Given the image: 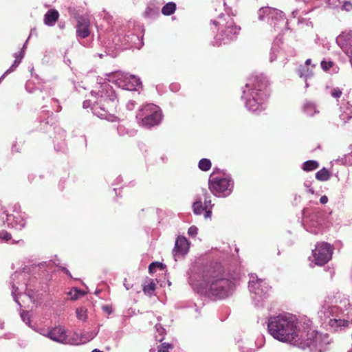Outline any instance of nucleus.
I'll return each instance as SVG.
<instances>
[{"mask_svg": "<svg viewBox=\"0 0 352 352\" xmlns=\"http://www.w3.org/2000/svg\"><path fill=\"white\" fill-rule=\"evenodd\" d=\"M267 330L275 339L289 342L299 348H309L311 352L320 351L321 335L311 329V321H299L289 313L270 316L267 321Z\"/></svg>", "mask_w": 352, "mask_h": 352, "instance_id": "nucleus-1", "label": "nucleus"}, {"mask_svg": "<svg viewBox=\"0 0 352 352\" xmlns=\"http://www.w3.org/2000/svg\"><path fill=\"white\" fill-rule=\"evenodd\" d=\"M204 287L198 288V292L212 300H221L230 296L234 288V282L228 273L220 264H215L204 272Z\"/></svg>", "mask_w": 352, "mask_h": 352, "instance_id": "nucleus-2", "label": "nucleus"}, {"mask_svg": "<svg viewBox=\"0 0 352 352\" xmlns=\"http://www.w3.org/2000/svg\"><path fill=\"white\" fill-rule=\"evenodd\" d=\"M267 84L263 74H252L248 78L241 98L248 111L256 113L265 109V102L270 96Z\"/></svg>", "mask_w": 352, "mask_h": 352, "instance_id": "nucleus-3", "label": "nucleus"}, {"mask_svg": "<svg viewBox=\"0 0 352 352\" xmlns=\"http://www.w3.org/2000/svg\"><path fill=\"white\" fill-rule=\"evenodd\" d=\"M91 94L96 98L91 111L94 115L109 122H116L118 118L110 111L116 109L118 102L117 95L109 82H98Z\"/></svg>", "mask_w": 352, "mask_h": 352, "instance_id": "nucleus-4", "label": "nucleus"}, {"mask_svg": "<svg viewBox=\"0 0 352 352\" xmlns=\"http://www.w3.org/2000/svg\"><path fill=\"white\" fill-rule=\"evenodd\" d=\"M211 23L217 28V34L212 41L213 46H220L234 41L241 30L240 26L235 23L229 13L225 15L221 12L216 19L211 20Z\"/></svg>", "mask_w": 352, "mask_h": 352, "instance_id": "nucleus-5", "label": "nucleus"}, {"mask_svg": "<svg viewBox=\"0 0 352 352\" xmlns=\"http://www.w3.org/2000/svg\"><path fill=\"white\" fill-rule=\"evenodd\" d=\"M248 288L254 306L262 307L263 302L270 296L272 287L265 280L258 278L256 274H251Z\"/></svg>", "mask_w": 352, "mask_h": 352, "instance_id": "nucleus-6", "label": "nucleus"}, {"mask_svg": "<svg viewBox=\"0 0 352 352\" xmlns=\"http://www.w3.org/2000/svg\"><path fill=\"white\" fill-rule=\"evenodd\" d=\"M234 188V181L230 176H216L213 171L208 179V188L210 192L217 197H226L229 196Z\"/></svg>", "mask_w": 352, "mask_h": 352, "instance_id": "nucleus-7", "label": "nucleus"}, {"mask_svg": "<svg viewBox=\"0 0 352 352\" xmlns=\"http://www.w3.org/2000/svg\"><path fill=\"white\" fill-rule=\"evenodd\" d=\"M136 118L140 125L149 129L161 122L162 113L158 106L148 104L139 110Z\"/></svg>", "mask_w": 352, "mask_h": 352, "instance_id": "nucleus-8", "label": "nucleus"}, {"mask_svg": "<svg viewBox=\"0 0 352 352\" xmlns=\"http://www.w3.org/2000/svg\"><path fill=\"white\" fill-rule=\"evenodd\" d=\"M307 210V208L302 210V215L304 216L302 226L307 232L314 234H318L322 226V214L318 210H314L306 214Z\"/></svg>", "mask_w": 352, "mask_h": 352, "instance_id": "nucleus-9", "label": "nucleus"}, {"mask_svg": "<svg viewBox=\"0 0 352 352\" xmlns=\"http://www.w3.org/2000/svg\"><path fill=\"white\" fill-rule=\"evenodd\" d=\"M108 76H112L113 82L119 87H122L123 89L134 91L142 87L140 79L134 75L128 76V74H124L120 72H116Z\"/></svg>", "mask_w": 352, "mask_h": 352, "instance_id": "nucleus-10", "label": "nucleus"}, {"mask_svg": "<svg viewBox=\"0 0 352 352\" xmlns=\"http://www.w3.org/2000/svg\"><path fill=\"white\" fill-rule=\"evenodd\" d=\"M333 251V247L329 243H318L312 251L316 264L322 266L328 263L331 259Z\"/></svg>", "mask_w": 352, "mask_h": 352, "instance_id": "nucleus-11", "label": "nucleus"}, {"mask_svg": "<svg viewBox=\"0 0 352 352\" xmlns=\"http://www.w3.org/2000/svg\"><path fill=\"white\" fill-rule=\"evenodd\" d=\"M189 251V243L184 236H179L176 239L173 255L175 261L184 258Z\"/></svg>", "mask_w": 352, "mask_h": 352, "instance_id": "nucleus-12", "label": "nucleus"}, {"mask_svg": "<svg viewBox=\"0 0 352 352\" xmlns=\"http://www.w3.org/2000/svg\"><path fill=\"white\" fill-rule=\"evenodd\" d=\"M90 25L89 20L84 16H79L77 19L76 35L80 38H87L90 31L89 29Z\"/></svg>", "mask_w": 352, "mask_h": 352, "instance_id": "nucleus-13", "label": "nucleus"}, {"mask_svg": "<svg viewBox=\"0 0 352 352\" xmlns=\"http://www.w3.org/2000/svg\"><path fill=\"white\" fill-rule=\"evenodd\" d=\"M51 340L63 344L67 343V336L64 329L58 327L49 331L46 335Z\"/></svg>", "mask_w": 352, "mask_h": 352, "instance_id": "nucleus-14", "label": "nucleus"}, {"mask_svg": "<svg viewBox=\"0 0 352 352\" xmlns=\"http://www.w3.org/2000/svg\"><path fill=\"white\" fill-rule=\"evenodd\" d=\"M267 12L269 15H270V17L272 18V21L276 20V21H278V23H282L283 24H287V22L285 21V14L282 11L278 10H271L268 8H261L259 10V16H258L259 19L260 20L263 19L261 13L265 14Z\"/></svg>", "mask_w": 352, "mask_h": 352, "instance_id": "nucleus-15", "label": "nucleus"}, {"mask_svg": "<svg viewBox=\"0 0 352 352\" xmlns=\"http://www.w3.org/2000/svg\"><path fill=\"white\" fill-rule=\"evenodd\" d=\"M6 221L8 226L16 230H21L25 226V220L19 214H8Z\"/></svg>", "mask_w": 352, "mask_h": 352, "instance_id": "nucleus-16", "label": "nucleus"}, {"mask_svg": "<svg viewBox=\"0 0 352 352\" xmlns=\"http://www.w3.org/2000/svg\"><path fill=\"white\" fill-rule=\"evenodd\" d=\"M59 18V13L56 10H49L44 15V23L47 26H53Z\"/></svg>", "mask_w": 352, "mask_h": 352, "instance_id": "nucleus-17", "label": "nucleus"}, {"mask_svg": "<svg viewBox=\"0 0 352 352\" xmlns=\"http://www.w3.org/2000/svg\"><path fill=\"white\" fill-rule=\"evenodd\" d=\"M159 8L153 3H149L143 15L144 18L148 19H154L159 16Z\"/></svg>", "mask_w": 352, "mask_h": 352, "instance_id": "nucleus-18", "label": "nucleus"}, {"mask_svg": "<svg viewBox=\"0 0 352 352\" xmlns=\"http://www.w3.org/2000/svg\"><path fill=\"white\" fill-rule=\"evenodd\" d=\"M337 43L342 47L344 45L352 46V31L348 33H342L336 38Z\"/></svg>", "mask_w": 352, "mask_h": 352, "instance_id": "nucleus-19", "label": "nucleus"}, {"mask_svg": "<svg viewBox=\"0 0 352 352\" xmlns=\"http://www.w3.org/2000/svg\"><path fill=\"white\" fill-rule=\"evenodd\" d=\"M124 40L126 41V44L131 47H137L138 44L141 43L139 36L133 33H128L126 34L124 36Z\"/></svg>", "mask_w": 352, "mask_h": 352, "instance_id": "nucleus-20", "label": "nucleus"}, {"mask_svg": "<svg viewBox=\"0 0 352 352\" xmlns=\"http://www.w3.org/2000/svg\"><path fill=\"white\" fill-rule=\"evenodd\" d=\"M298 74L300 78H305L306 87L309 86L307 83V78L313 75V72L307 66L300 65L298 69Z\"/></svg>", "mask_w": 352, "mask_h": 352, "instance_id": "nucleus-21", "label": "nucleus"}, {"mask_svg": "<svg viewBox=\"0 0 352 352\" xmlns=\"http://www.w3.org/2000/svg\"><path fill=\"white\" fill-rule=\"evenodd\" d=\"M303 111L309 116H313L316 113H318L319 111L317 109L316 104L311 102H305L303 105Z\"/></svg>", "mask_w": 352, "mask_h": 352, "instance_id": "nucleus-22", "label": "nucleus"}, {"mask_svg": "<svg viewBox=\"0 0 352 352\" xmlns=\"http://www.w3.org/2000/svg\"><path fill=\"white\" fill-rule=\"evenodd\" d=\"M212 4L215 7V11H221L222 10L226 12L225 15L228 13H231V8L226 7V3L225 0H212Z\"/></svg>", "mask_w": 352, "mask_h": 352, "instance_id": "nucleus-23", "label": "nucleus"}, {"mask_svg": "<svg viewBox=\"0 0 352 352\" xmlns=\"http://www.w3.org/2000/svg\"><path fill=\"white\" fill-rule=\"evenodd\" d=\"M208 208L205 205H203L200 197L192 204L193 212L197 215L201 214Z\"/></svg>", "mask_w": 352, "mask_h": 352, "instance_id": "nucleus-24", "label": "nucleus"}, {"mask_svg": "<svg viewBox=\"0 0 352 352\" xmlns=\"http://www.w3.org/2000/svg\"><path fill=\"white\" fill-rule=\"evenodd\" d=\"M329 324L334 331H338L339 328L347 326L348 321L342 319H330Z\"/></svg>", "mask_w": 352, "mask_h": 352, "instance_id": "nucleus-25", "label": "nucleus"}, {"mask_svg": "<svg viewBox=\"0 0 352 352\" xmlns=\"http://www.w3.org/2000/svg\"><path fill=\"white\" fill-rule=\"evenodd\" d=\"M176 10V4L174 2H168L162 8V13L165 16L173 14Z\"/></svg>", "mask_w": 352, "mask_h": 352, "instance_id": "nucleus-26", "label": "nucleus"}, {"mask_svg": "<svg viewBox=\"0 0 352 352\" xmlns=\"http://www.w3.org/2000/svg\"><path fill=\"white\" fill-rule=\"evenodd\" d=\"M330 177L331 173L326 168H322L316 173V178L319 181H327Z\"/></svg>", "mask_w": 352, "mask_h": 352, "instance_id": "nucleus-27", "label": "nucleus"}, {"mask_svg": "<svg viewBox=\"0 0 352 352\" xmlns=\"http://www.w3.org/2000/svg\"><path fill=\"white\" fill-rule=\"evenodd\" d=\"M319 166V163L316 160H307L302 164V169L305 171L316 170Z\"/></svg>", "mask_w": 352, "mask_h": 352, "instance_id": "nucleus-28", "label": "nucleus"}, {"mask_svg": "<svg viewBox=\"0 0 352 352\" xmlns=\"http://www.w3.org/2000/svg\"><path fill=\"white\" fill-rule=\"evenodd\" d=\"M22 54L21 55V57L19 58L18 54H14L15 60H14V63L10 67L9 69L6 70V73H11L19 66V65L21 63L23 58L24 57V52L23 50L21 51Z\"/></svg>", "mask_w": 352, "mask_h": 352, "instance_id": "nucleus-29", "label": "nucleus"}, {"mask_svg": "<svg viewBox=\"0 0 352 352\" xmlns=\"http://www.w3.org/2000/svg\"><path fill=\"white\" fill-rule=\"evenodd\" d=\"M212 166L211 162L209 159L202 158L199 160L198 164L199 168L202 171H208L210 169Z\"/></svg>", "mask_w": 352, "mask_h": 352, "instance_id": "nucleus-30", "label": "nucleus"}, {"mask_svg": "<svg viewBox=\"0 0 352 352\" xmlns=\"http://www.w3.org/2000/svg\"><path fill=\"white\" fill-rule=\"evenodd\" d=\"M156 288V285L153 280H151V281L147 285H144L143 287V292L145 294L151 296L153 295V292H155Z\"/></svg>", "mask_w": 352, "mask_h": 352, "instance_id": "nucleus-31", "label": "nucleus"}, {"mask_svg": "<svg viewBox=\"0 0 352 352\" xmlns=\"http://www.w3.org/2000/svg\"><path fill=\"white\" fill-rule=\"evenodd\" d=\"M280 52V47L276 42L274 41L273 45L271 49L270 55V62L274 61L277 58V54Z\"/></svg>", "mask_w": 352, "mask_h": 352, "instance_id": "nucleus-32", "label": "nucleus"}, {"mask_svg": "<svg viewBox=\"0 0 352 352\" xmlns=\"http://www.w3.org/2000/svg\"><path fill=\"white\" fill-rule=\"evenodd\" d=\"M166 265L160 262H153L148 266V272L150 274H153L155 272L156 269H160L161 270H164Z\"/></svg>", "mask_w": 352, "mask_h": 352, "instance_id": "nucleus-33", "label": "nucleus"}, {"mask_svg": "<svg viewBox=\"0 0 352 352\" xmlns=\"http://www.w3.org/2000/svg\"><path fill=\"white\" fill-rule=\"evenodd\" d=\"M20 316L21 318V320L30 328H32L34 330H36V329L30 324V316L29 314L28 311L21 310L20 311Z\"/></svg>", "mask_w": 352, "mask_h": 352, "instance_id": "nucleus-34", "label": "nucleus"}, {"mask_svg": "<svg viewBox=\"0 0 352 352\" xmlns=\"http://www.w3.org/2000/svg\"><path fill=\"white\" fill-rule=\"evenodd\" d=\"M203 196L204 198V205L207 208H212V205L211 204L210 195L206 189H202Z\"/></svg>", "mask_w": 352, "mask_h": 352, "instance_id": "nucleus-35", "label": "nucleus"}, {"mask_svg": "<svg viewBox=\"0 0 352 352\" xmlns=\"http://www.w3.org/2000/svg\"><path fill=\"white\" fill-rule=\"evenodd\" d=\"M117 131H118V133L120 135H124L126 134H128L129 135H133L135 133V131H129L123 125H119L117 128Z\"/></svg>", "mask_w": 352, "mask_h": 352, "instance_id": "nucleus-36", "label": "nucleus"}, {"mask_svg": "<svg viewBox=\"0 0 352 352\" xmlns=\"http://www.w3.org/2000/svg\"><path fill=\"white\" fill-rule=\"evenodd\" d=\"M173 348V345L168 343L164 342L162 343L159 346L157 351L158 352H169V349H172Z\"/></svg>", "mask_w": 352, "mask_h": 352, "instance_id": "nucleus-37", "label": "nucleus"}, {"mask_svg": "<svg viewBox=\"0 0 352 352\" xmlns=\"http://www.w3.org/2000/svg\"><path fill=\"white\" fill-rule=\"evenodd\" d=\"M86 309L83 307L76 309V316L79 320H85L87 318Z\"/></svg>", "mask_w": 352, "mask_h": 352, "instance_id": "nucleus-38", "label": "nucleus"}, {"mask_svg": "<svg viewBox=\"0 0 352 352\" xmlns=\"http://www.w3.org/2000/svg\"><path fill=\"white\" fill-rule=\"evenodd\" d=\"M342 94V91L338 87L333 88L331 91V96L333 98H336V99L340 98L341 97Z\"/></svg>", "mask_w": 352, "mask_h": 352, "instance_id": "nucleus-39", "label": "nucleus"}, {"mask_svg": "<svg viewBox=\"0 0 352 352\" xmlns=\"http://www.w3.org/2000/svg\"><path fill=\"white\" fill-rule=\"evenodd\" d=\"M17 290H18V287H16L14 283H12V297L14 298V300L21 307V304L19 302L17 296L16 295V292H17Z\"/></svg>", "mask_w": 352, "mask_h": 352, "instance_id": "nucleus-40", "label": "nucleus"}, {"mask_svg": "<svg viewBox=\"0 0 352 352\" xmlns=\"http://www.w3.org/2000/svg\"><path fill=\"white\" fill-rule=\"evenodd\" d=\"M11 238H12L11 234L6 230H1L0 232V239H1L8 241L10 239H11Z\"/></svg>", "mask_w": 352, "mask_h": 352, "instance_id": "nucleus-41", "label": "nucleus"}, {"mask_svg": "<svg viewBox=\"0 0 352 352\" xmlns=\"http://www.w3.org/2000/svg\"><path fill=\"white\" fill-rule=\"evenodd\" d=\"M333 62L322 60L321 62V67L324 71L329 70L333 66Z\"/></svg>", "mask_w": 352, "mask_h": 352, "instance_id": "nucleus-42", "label": "nucleus"}, {"mask_svg": "<svg viewBox=\"0 0 352 352\" xmlns=\"http://www.w3.org/2000/svg\"><path fill=\"white\" fill-rule=\"evenodd\" d=\"M198 232V229L196 226H192L188 228V234L192 237L196 236Z\"/></svg>", "mask_w": 352, "mask_h": 352, "instance_id": "nucleus-43", "label": "nucleus"}, {"mask_svg": "<svg viewBox=\"0 0 352 352\" xmlns=\"http://www.w3.org/2000/svg\"><path fill=\"white\" fill-rule=\"evenodd\" d=\"M304 186L306 188L307 192L311 194H314V190L311 187V182L310 181H305Z\"/></svg>", "mask_w": 352, "mask_h": 352, "instance_id": "nucleus-44", "label": "nucleus"}, {"mask_svg": "<svg viewBox=\"0 0 352 352\" xmlns=\"http://www.w3.org/2000/svg\"><path fill=\"white\" fill-rule=\"evenodd\" d=\"M102 309L108 314H111L113 312L111 307L109 305H103Z\"/></svg>", "mask_w": 352, "mask_h": 352, "instance_id": "nucleus-45", "label": "nucleus"}, {"mask_svg": "<svg viewBox=\"0 0 352 352\" xmlns=\"http://www.w3.org/2000/svg\"><path fill=\"white\" fill-rule=\"evenodd\" d=\"M135 105V102L134 101L131 100L126 103V107L128 110L131 111L134 109Z\"/></svg>", "mask_w": 352, "mask_h": 352, "instance_id": "nucleus-46", "label": "nucleus"}, {"mask_svg": "<svg viewBox=\"0 0 352 352\" xmlns=\"http://www.w3.org/2000/svg\"><path fill=\"white\" fill-rule=\"evenodd\" d=\"M101 16H102L104 19H105L108 22L112 19V16L109 14L107 13L104 10L102 11V14Z\"/></svg>", "mask_w": 352, "mask_h": 352, "instance_id": "nucleus-47", "label": "nucleus"}, {"mask_svg": "<svg viewBox=\"0 0 352 352\" xmlns=\"http://www.w3.org/2000/svg\"><path fill=\"white\" fill-rule=\"evenodd\" d=\"M93 106V104L91 103V100H85L83 102V104H82V107L83 108L85 109H87L89 107H91V108Z\"/></svg>", "mask_w": 352, "mask_h": 352, "instance_id": "nucleus-48", "label": "nucleus"}, {"mask_svg": "<svg viewBox=\"0 0 352 352\" xmlns=\"http://www.w3.org/2000/svg\"><path fill=\"white\" fill-rule=\"evenodd\" d=\"M170 89L171 91L176 92L179 90V86L176 83H173L170 85Z\"/></svg>", "mask_w": 352, "mask_h": 352, "instance_id": "nucleus-49", "label": "nucleus"}, {"mask_svg": "<svg viewBox=\"0 0 352 352\" xmlns=\"http://www.w3.org/2000/svg\"><path fill=\"white\" fill-rule=\"evenodd\" d=\"M204 212V217L206 219L211 217L212 211L210 208H208V209L205 210Z\"/></svg>", "mask_w": 352, "mask_h": 352, "instance_id": "nucleus-50", "label": "nucleus"}, {"mask_svg": "<svg viewBox=\"0 0 352 352\" xmlns=\"http://www.w3.org/2000/svg\"><path fill=\"white\" fill-rule=\"evenodd\" d=\"M60 270L64 272L70 278H72V276L70 273V272L65 267H62V266H60Z\"/></svg>", "mask_w": 352, "mask_h": 352, "instance_id": "nucleus-51", "label": "nucleus"}, {"mask_svg": "<svg viewBox=\"0 0 352 352\" xmlns=\"http://www.w3.org/2000/svg\"><path fill=\"white\" fill-rule=\"evenodd\" d=\"M75 292V294H74L73 296H72V299L73 300H76L78 298V294H83L80 290H78L77 289H76L74 290Z\"/></svg>", "mask_w": 352, "mask_h": 352, "instance_id": "nucleus-52", "label": "nucleus"}, {"mask_svg": "<svg viewBox=\"0 0 352 352\" xmlns=\"http://www.w3.org/2000/svg\"><path fill=\"white\" fill-rule=\"evenodd\" d=\"M328 201V197L326 196V195H323L320 197V202L322 204H327Z\"/></svg>", "mask_w": 352, "mask_h": 352, "instance_id": "nucleus-53", "label": "nucleus"}, {"mask_svg": "<svg viewBox=\"0 0 352 352\" xmlns=\"http://www.w3.org/2000/svg\"><path fill=\"white\" fill-rule=\"evenodd\" d=\"M58 131H59V134L60 135V138H63V141L65 140V138L66 136V132L65 131L63 130V129H58Z\"/></svg>", "mask_w": 352, "mask_h": 352, "instance_id": "nucleus-54", "label": "nucleus"}, {"mask_svg": "<svg viewBox=\"0 0 352 352\" xmlns=\"http://www.w3.org/2000/svg\"><path fill=\"white\" fill-rule=\"evenodd\" d=\"M64 146H65V143L63 142L60 147H58V146L55 145L54 148H55V150H56V151H61L63 148Z\"/></svg>", "mask_w": 352, "mask_h": 352, "instance_id": "nucleus-55", "label": "nucleus"}, {"mask_svg": "<svg viewBox=\"0 0 352 352\" xmlns=\"http://www.w3.org/2000/svg\"><path fill=\"white\" fill-rule=\"evenodd\" d=\"M298 10H294L292 12V15L294 18L296 17V16L298 15Z\"/></svg>", "mask_w": 352, "mask_h": 352, "instance_id": "nucleus-56", "label": "nucleus"}, {"mask_svg": "<svg viewBox=\"0 0 352 352\" xmlns=\"http://www.w3.org/2000/svg\"><path fill=\"white\" fill-rule=\"evenodd\" d=\"M311 59H307L304 66L308 67V65H309L311 64Z\"/></svg>", "mask_w": 352, "mask_h": 352, "instance_id": "nucleus-57", "label": "nucleus"}, {"mask_svg": "<svg viewBox=\"0 0 352 352\" xmlns=\"http://www.w3.org/2000/svg\"><path fill=\"white\" fill-rule=\"evenodd\" d=\"M124 285L127 290H129L131 287V285L127 283H124Z\"/></svg>", "mask_w": 352, "mask_h": 352, "instance_id": "nucleus-58", "label": "nucleus"}, {"mask_svg": "<svg viewBox=\"0 0 352 352\" xmlns=\"http://www.w3.org/2000/svg\"><path fill=\"white\" fill-rule=\"evenodd\" d=\"M56 112H59L61 110V107L59 104H57V107L56 109H54Z\"/></svg>", "mask_w": 352, "mask_h": 352, "instance_id": "nucleus-59", "label": "nucleus"}, {"mask_svg": "<svg viewBox=\"0 0 352 352\" xmlns=\"http://www.w3.org/2000/svg\"><path fill=\"white\" fill-rule=\"evenodd\" d=\"M9 73H6V72L0 77V82L8 75Z\"/></svg>", "mask_w": 352, "mask_h": 352, "instance_id": "nucleus-60", "label": "nucleus"}, {"mask_svg": "<svg viewBox=\"0 0 352 352\" xmlns=\"http://www.w3.org/2000/svg\"><path fill=\"white\" fill-rule=\"evenodd\" d=\"M157 331L160 332V333H164L165 331V329H164L163 327H161L160 329H157Z\"/></svg>", "mask_w": 352, "mask_h": 352, "instance_id": "nucleus-61", "label": "nucleus"}, {"mask_svg": "<svg viewBox=\"0 0 352 352\" xmlns=\"http://www.w3.org/2000/svg\"><path fill=\"white\" fill-rule=\"evenodd\" d=\"M189 283H190V285H192V286H194V285H195V284L193 283V281H192V278H189Z\"/></svg>", "mask_w": 352, "mask_h": 352, "instance_id": "nucleus-62", "label": "nucleus"}, {"mask_svg": "<svg viewBox=\"0 0 352 352\" xmlns=\"http://www.w3.org/2000/svg\"><path fill=\"white\" fill-rule=\"evenodd\" d=\"M16 276H17V274H16V273H15V274H12V276H11V279H12V280H14V278H15Z\"/></svg>", "mask_w": 352, "mask_h": 352, "instance_id": "nucleus-63", "label": "nucleus"}, {"mask_svg": "<svg viewBox=\"0 0 352 352\" xmlns=\"http://www.w3.org/2000/svg\"><path fill=\"white\" fill-rule=\"evenodd\" d=\"M213 171H215L216 173V176H219L217 174L219 173V172H220V170L218 169V168H215Z\"/></svg>", "mask_w": 352, "mask_h": 352, "instance_id": "nucleus-64", "label": "nucleus"}]
</instances>
